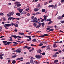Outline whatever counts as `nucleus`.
Wrapping results in <instances>:
<instances>
[{"label": "nucleus", "mask_w": 64, "mask_h": 64, "mask_svg": "<svg viewBox=\"0 0 64 64\" xmlns=\"http://www.w3.org/2000/svg\"><path fill=\"white\" fill-rule=\"evenodd\" d=\"M42 45H43V44L42 43L40 42V44L39 45V46H42Z\"/></svg>", "instance_id": "29"}, {"label": "nucleus", "mask_w": 64, "mask_h": 64, "mask_svg": "<svg viewBox=\"0 0 64 64\" xmlns=\"http://www.w3.org/2000/svg\"><path fill=\"white\" fill-rule=\"evenodd\" d=\"M46 21L47 22L51 21V19L50 18H48L47 20Z\"/></svg>", "instance_id": "20"}, {"label": "nucleus", "mask_w": 64, "mask_h": 64, "mask_svg": "<svg viewBox=\"0 0 64 64\" xmlns=\"http://www.w3.org/2000/svg\"><path fill=\"white\" fill-rule=\"evenodd\" d=\"M57 7V5L55 4V5L54 6V8H56Z\"/></svg>", "instance_id": "35"}, {"label": "nucleus", "mask_w": 64, "mask_h": 64, "mask_svg": "<svg viewBox=\"0 0 64 64\" xmlns=\"http://www.w3.org/2000/svg\"><path fill=\"white\" fill-rule=\"evenodd\" d=\"M13 14H14V12H10L8 14H7L6 16L7 17H11V15L12 16Z\"/></svg>", "instance_id": "1"}, {"label": "nucleus", "mask_w": 64, "mask_h": 64, "mask_svg": "<svg viewBox=\"0 0 64 64\" xmlns=\"http://www.w3.org/2000/svg\"><path fill=\"white\" fill-rule=\"evenodd\" d=\"M13 43H14L15 44H16V45L18 44V43L16 42H14Z\"/></svg>", "instance_id": "48"}, {"label": "nucleus", "mask_w": 64, "mask_h": 64, "mask_svg": "<svg viewBox=\"0 0 64 64\" xmlns=\"http://www.w3.org/2000/svg\"><path fill=\"white\" fill-rule=\"evenodd\" d=\"M62 18H63V17H64V14H62Z\"/></svg>", "instance_id": "63"}, {"label": "nucleus", "mask_w": 64, "mask_h": 64, "mask_svg": "<svg viewBox=\"0 0 64 64\" xmlns=\"http://www.w3.org/2000/svg\"><path fill=\"white\" fill-rule=\"evenodd\" d=\"M58 62V60H56L54 61V63H57V62Z\"/></svg>", "instance_id": "25"}, {"label": "nucleus", "mask_w": 64, "mask_h": 64, "mask_svg": "<svg viewBox=\"0 0 64 64\" xmlns=\"http://www.w3.org/2000/svg\"><path fill=\"white\" fill-rule=\"evenodd\" d=\"M17 57V55H16L15 56H13L12 57V58H15V57Z\"/></svg>", "instance_id": "36"}, {"label": "nucleus", "mask_w": 64, "mask_h": 64, "mask_svg": "<svg viewBox=\"0 0 64 64\" xmlns=\"http://www.w3.org/2000/svg\"><path fill=\"white\" fill-rule=\"evenodd\" d=\"M60 22L61 23H62V24H63V23H64V21H60Z\"/></svg>", "instance_id": "39"}, {"label": "nucleus", "mask_w": 64, "mask_h": 64, "mask_svg": "<svg viewBox=\"0 0 64 64\" xmlns=\"http://www.w3.org/2000/svg\"><path fill=\"white\" fill-rule=\"evenodd\" d=\"M16 5H17V7H20V6H21V4H16Z\"/></svg>", "instance_id": "30"}, {"label": "nucleus", "mask_w": 64, "mask_h": 64, "mask_svg": "<svg viewBox=\"0 0 64 64\" xmlns=\"http://www.w3.org/2000/svg\"><path fill=\"white\" fill-rule=\"evenodd\" d=\"M16 15H17V16H20V14L19 13H17L16 14Z\"/></svg>", "instance_id": "23"}, {"label": "nucleus", "mask_w": 64, "mask_h": 64, "mask_svg": "<svg viewBox=\"0 0 64 64\" xmlns=\"http://www.w3.org/2000/svg\"><path fill=\"white\" fill-rule=\"evenodd\" d=\"M8 20L11 21L12 20V17H9L8 18Z\"/></svg>", "instance_id": "22"}, {"label": "nucleus", "mask_w": 64, "mask_h": 64, "mask_svg": "<svg viewBox=\"0 0 64 64\" xmlns=\"http://www.w3.org/2000/svg\"><path fill=\"white\" fill-rule=\"evenodd\" d=\"M37 52L38 53H40L42 52V51H41V50H38Z\"/></svg>", "instance_id": "14"}, {"label": "nucleus", "mask_w": 64, "mask_h": 64, "mask_svg": "<svg viewBox=\"0 0 64 64\" xmlns=\"http://www.w3.org/2000/svg\"><path fill=\"white\" fill-rule=\"evenodd\" d=\"M54 30V29L50 28V31H53Z\"/></svg>", "instance_id": "43"}, {"label": "nucleus", "mask_w": 64, "mask_h": 64, "mask_svg": "<svg viewBox=\"0 0 64 64\" xmlns=\"http://www.w3.org/2000/svg\"><path fill=\"white\" fill-rule=\"evenodd\" d=\"M30 48H31V47H29V46H27V49H28V50H29V49H30Z\"/></svg>", "instance_id": "44"}, {"label": "nucleus", "mask_w": 64, "mask_h": 64, "mask_svg": "<svg viewBox=\"0 0 64 64\" xmlns=\"http://www.w3.org/2000/svg\"><path fill=\"white\" fill-rule=\"evenodd\" d=\"M24 33H21V35H24Z\"/></svg>", "instance_id": "64"}, {"label": "nucleus", "mask_w": 64, "mask_h": 64, "mask_svg": "<svg viewBox=\"0 0 64 64\" xmlns=\"http://www.w3.org/2000/svg\"><path fill=\"white\" fill-rule=\"evenodd\" d=\"M12 64H15L16 63V61L14 60H13L12 62Z\"/></svg>", "instance_id": "16"}, {"label": "nucleus", "mask_w": 64, "mask_h": 64, "mask_svg": "<svg viewBox=\"0 0 64 64\" xmlns=\"http://www.w3.org/2000/svg\"><path fill=\"white\" fill-rule=\"evenodd\" d=\"M4 27H7V24H5L4 25Z\"/></svg>", "instance_id": "47"}, {"label": "nucleus", "mask_w": 64, "mask_h": 64, "mask_svg": "<svg viewBox=\"0 0 64 64\" xmlns=\"http://www.w3.org/2000/svg\"><path fill=\"white\" fill-rule=\"evenodd\" d=\"M11 26V24H7V26L10 27Z\"/></svg>", "instance_id": "26"}, {"label": "nucleus", "mask_w": 64, "mask_h": 64, "mask_svg": "<svg viewBox=\"0 0 64 64\" xmlns=\"http://www.w3.org/2000/svg\"><path fill=\"white\" fill-rule=\"evenodd\" d=\"M27 48V46H24L23 47L24 49H25V48Z\"/></svg>", "instance_id": "46"}, {"label": "nucleus", "mask_w": 64, "mask_h": 64, "mask_svg": "<svg viewBox=\"0 0 64 64\" xmlns=\"http://www.w3.org/2000/svg\"><path fill=\"white\" fill-rule=\"evenodd\" d=\"M32 46H34V47H36V45H34L33 44H32Z\"/></svg>", "instance_id": "60"}, {"label": "nucleus", "mask_w": 64, "mask_h": 64, "mask_svg": "<svg viewBox=\"0 0 64 64\" xmlns=\"http://www.w3.org/2000/svg\"><path fill=\"white\" fill-rule=\"evenodd\" d=\"M2 42L4 44H5V43L7 42V41H3Z\"/></svg>", "instance_id": "38"}, {"label": "nucleus", "mask_w": 64, "mask_h": 64, "mask_svg": "<svg viewBox=\"0 0 64 64\" xmlns=\"http://www.w3.org/2000/svg\"><path fill=\"white\" fill-rule=\"evenodd\" d=\"M47 17H48V16H43L44 18V20H46V19H47Z\"/></svg>", "instance_id": "6"}, {"label": "nucleus", "mask_w": 64, "mask_h": 64, "mask_svg": "<svg viewBox=\"0 0 64 64\" xmlns=\"http://www.w3.org/2000/svg\"><path fill=\"white\" fill-rule=\"evenodd\" d=\"M15 27H18V24H16V25L14 26Z\"/></svg>", "instance_id": "37"}, {"label": "nucleus", "mask_w": 64, "mask_h": 64, "mask_svg": "<svg viewBox=\"0 0 64 64\" xmlns=\"http://www.w3.org/2000/svg\"><path fill=\"white\" fill-rule=\"evenodd\" d=\"M3 16L4 15V14L0 12V16Z\"/></svg>", "instance_id": "28"}, {"label": "nucleus", "mask_w": 64, "mask_h": 64, "mask_svg": "<svg viewBox=\"0 0 64 64\" xmlns=\"http://www.w3.org/2000/svg\"><path fill=\"white\" fill-rule=\"evenodd\" d=\"M52 0H50V1L49 2V3H51V2H52Z\"/></svg>", "instance_id": "58"}, {"label": "nucleus", "mask_w": 64, "mask_h": 64, "mask_svg": "<svg viewBox=\"0 0 64 64\" xmlns=\"http://www.w3.org/2000/svg\"><path fill=\"white\" fill-rule=\"evenodd\" d=\"M32 51V50H29V52H31Z\"/></svg>", "instance_id": "57"}, {"label": "nucleus", "mask_w": 64, "mask_h": 64, "mask_svg": "<svg viewBox=\"0 0 64 64\" xmlns=\"http://www.w3.org/2000/svg\"><path fill=\"white\" fill-rule=\"evenodd\" d=\"M33 62L34 63H36V64H38V62H35L34 61Z\"/></svg>", "instance_id": "41"}, {"label": "nucleus", "mask_w": 64, "mask_h": 64, "mask_svg": "<svg viewBox=\"0 0 64 64\" xmlns=\"http://www.w3.org/2000/svg\"><path fill=\"white\" fill-rule=\"evenodd\" d=\"M54 54V55H53L52 57H56L57 55L56 54Z\"/></svg>", "instance_id": "19"}, {"label": "nucleus", "mask_w": 64, "mask_h": 64, "mask_svg": "<svg viewBox=\"0 0 64 64\" xmlns=\"http://www.w3.org/2000/svg\"><path fill=\"white\" fill-rule=\"evenodd\" d=\"M20 9V8H18L17 9L18 10L19 12H20V13H21L23 11V9Z\"/></svg>", "instance_id": "3"}, {"label": "nucleus", "mask_w": 64, "mask_h": 64, "mask_svg": "<svg viewBox=\"0 0 64 64\" xmlns=\"http://www.w3.org/2000/svg\"><path fill=\"white\" fill-rule=\"evenodd\" d=\"M23 57H21L20 58V60H23Z\"/></svg>", "instance_id": "50"}, {"label": "nucleus", "mask_w": 64, "mask_h": 64, "mask_svg": "<svg viewBox=\"0 0 64 64\" xmlns=\"http://www.w3.org/2000/svg\"><path fill=\"white\" fill-rule=\"evenodd\" d=\"M16 19V18H13V17H12V20H14V19Z\"/></svg>", "instance_id": "54"}, {"label": "nucleus", "mask_w": 64, "mask_h": 64, "mask_svg": "<svg viewBox=\"0 0 64 64\" xmlns=\"http://www.w3.org/2000/svg\"><path fill=\"white\" fill-rule=\"evenodd\" d=\"M26 64H30V62H26Z\"/></svg>", "instance_id": "55"}, {"label": "nucleus", "mask_w": 64, "mask_h": 64, "mask_svg": "<svg viewBox=\"0 0 64 64\" xmlns=\"http://www.w3.org/2000/svg\"><path fill=\"white\" fill-rule=\"evenodd\" d=\"M32 41L33 42H37V40H36V39L34 38L32 40Z\"/></svg>", "instance_id": "13"}, {"label": "nucleus", "mask_w": 64, "mask_h": 64, "mask_svg": "<svg viewBox=\"0 0 64 64\" xmlns=\"http://www.w3.org/2000/svg\"><path fill=\"white\" fill-rule=\"evenodd\" d=\"M26 38H31V36H25Z\"/></svg>", "instance_id": "40"}, {"label": "nucleus", "mask_w": 64, "mask_h": 64, "mask_svg": "<svg viewBox=\"0 0 64 64\" xmlns=\"http://www.w3.org/2000/svg\"><path fill=\"white\" fill-rule=\"evenodd\" d=\"M46 29H47V30H49V31H50V28H46Z\"/></svg>", "instance_id": "53"}, {"label": "nucleus", "mask_w": 64, "mask_h": 64, "mask_svg": "<svg viewBox=\"0 0 64 64\" xmlns=\"http://www.w3.org/2000/svg\"><path fill=\"white\" fill-rule=\"evenodd\" d=\"M48 7L49 8L50 7H54V5H49L48 6Z\"/></svg>", "instance_id": "11"}, {"label": "nucleus", "mask_w": 64, "mask_h": 64, "mask_svg": "<svg viewBox=\"0 0 64 64\" xmlns=\"http://www.w3.org/2000/svg\"><path fill=\"white\" fill-rule=\"evenodd\" d=\"M6 43L8 45H10V44H11V43H12L11 42H7Z\"/></svg>", "instance_id": "15"}, {"label": "nucleus", "mask_w": 64, "mask_h": 64, "mask_svg": "<svg viewBox=\"0 0 64 64\" xmlns=\"http://www.w3.org/2000/svg\"><path fill=\"white\" fill-rule=\"evenodd\" d=\"M48 4V3H47V2H46V3L44 4V5H47V4Z\"/></svg>", "instance_id": "52"}, {"label": "nucleus", "mask_w": 64, "mask_h": 64, "mask_svg": "<svg viewBox=\"0 0 64 64\" xmlns=\"http://www.w3.org/2000/svg\"><path fill=\"white\" fill-rule=\"evenodd\" d=\"M40 6V4H39L37 5L36 7V8H39Z\"/></svg>", "instance_id": "24"}, {"label": "nucleus", "mask_w": 64, "mask_h": 64, "mask_svg": "<svg viewBox=\"0 0 64 64\" xmlns=\"http://www.w3.org/2000/svg\"><path fill=\"white\" fill-rule=\"evenodd\" d=\"M37 21V18H36V17H35L34 18V19H33V21H33V22L34 23H38V22L36 21Z\"/></svg>", "instance_id": "2"}, {"label": "nucleus", "mask_w": 64, "mask_h": 64, "mask_svg": "<svg viewBox=\"0 0 64 64\" xmlns=\"http://www.w3.org/2000/svg\"><path fill=\"white\" fill-rule=\"evenodd\" d=\"M35 57L37 59H40L42 57V56L40 55H36L35 56Z\"/></svg>", "instance_id": "4"}, {"label": "nucleus", "mask_w": 64, "mask_h": 64, "mask_svg": "<svg viewBox=\"0 0 64 64\" xmlns=\"http://www.w3.org/2000/svg\"><path fill=\"white\" fill-rule=\"evenodd\" d=\"M44 21V19H42V20H41V21L42 22H43Z\"/></svg>", "instance_id": "61"}, {"label": "nucleus", "mask_w": 64, "mask_h": 64, "mask_svg": "<svg viewBox=\"0 0 64 64\" xmlns=\"http://www.w3.org/2000/svg\"><path fill=\"white\" fill-rule=\"evenodd\" d=\"M45 54V52H44L42 54V55H44Z\"/></svg>", "instance_id": "59"}, {"label": "nucleus", "mask_w": 64, "mask_h": 64, "mask_svg": "<svg viewBox=\"0 0 64 64\" xmlns=\"http://www.w3.org/2000/svg\"><path fill=\"white\" fill-rule=\"evenodd\" d=\"M39 9V8H35L34 9V10L35 12H37V11H38Z\"/></svg>", "instance_id": "5"}, {"label": "nucleus", "mask_w": 64, "mask_h": 64, "mask_svg": "<svg viewBox=\"0 0 64 64\" xmlns=\"http://www.w3.org/2000/svg\"><path fill=\"white\" fill-rule=\"evenodd\" d=\"M26 13H27V12H26L23 11L22 12V14H26Z\"/></svg>", "instance_id": "21"}, {"label": "nucleus", "mask_w": 64, "mask_h": 64, "mask_svg": "<svg viewBox=\"0 0 64 64\" xmlns=\"http://www.w3.org/2000/svg\"><path fill=\"white\" fill-rule=\"evenodd\" d=\"M21 49L19 48V49H18L17 50V51H21Z\"/></svg>", "instance_id": "34"}, {"label": "nucleus", "mask_w": 64, "mask_h": 64, "mask_svg": "<svg viewBox=\"0 0 64 64\" xmlns=\"http://www.w3.org/2000/svg\"><path fill=\"white\" fill-rule=\"evenodd\" d=\"M35 35H33L32 36V38H35Z\"/></svg>", "instance_id": "62"}, {"label": "nucleus", "mask_w": 64, "mask_h": 64, "mask_svg": "<svg viewBox=\"0 0 64 64\" xmlns=\"http://www.w3.org/2000/svg\"><path fill=\"white\" fill-rule=\"evenodd\" d=\"M53 46L54 48H56V47H57L58 46L57 45L56 46V44H54L53 45Z\"/></svg>", "instance_id": "8"}, {"label": "nucleus", "mask_w": 64, "mask_h": 64, "mask_svg": "<svg viewBox=\"0 0 64 64\" xmlns=\"http://www.w3.org/2000/svg\"><path fill=\"white\" fill-rule=\"evenodd\" d=\"M2 19L3 20V21H6V18L5 17H4L2 18Z\"/></svg>", "instance_id": "33"}, {"label": "nucleus", "mask_w": 64, "mask_h": 64, "mask_svg": "<svg viewBox=\"0 0 64 64\" xmlns=\"http://www.w3.org/2000/svg\"><path fill=\"white\" fill-rule=\"evenodd\" d=\"M42 24V27H44V26H45V24H44V22H43L42 23H41Z\"/></svg>", "instance_id": "18"}, {"label": "nucleus", "mask_w": 64, "mask_h": 64, "mask_svg": "<svg viewBox=\"0 0 64 64\" xmlns=\"http://www.w3.org/2000/svg\"><path fill=\"white\" fill-rule=\"evenodd\" d=\"M41 26V24H39L37 25V26L36 27V28H38L39 27H40Z\"/></svg>", "instance_id": "7"}, {"label": "nucleus", "mask_w": 64, "mask_h": 64, "mask_svg": "<svg viewBox=\"0 0 64 64\" xmlns=\"http://www.w3.org/2000/svg\"><path fill=\"white\" fill-rule=\"evenodd\" d=\"M30 59L32 60H30V63H32V57H31Z\"/></svg>", "instance_id": "32"}, {"label": "nucleus", "mask_w": 64, "mask_h": 64, "mask_svg": "<svg viewBox=\"0 0 64 64\" xmlns=\"http://www.w3.org/2000/svg\"><path fill=\"white\" fill-rule=\"evenodd\" d=\"M52 21H50V22H49L48 23V24H51V23H52Z\"/></svg>", "instance_id": "45"}, {"label": "nucleus", "mask_w": 64, "mask_h": 64, "mask_svg": "<svg viewBox=\"0 0 64 64\" xmlns=\"http://www.w3.org/2000/svg\"><path fill=\"white\" fill-rule=\"evenodd\" d=\"M14 38H17V36H16V35H14Z\"/></svg>", "instance_id": "42"}, {"label": "nucleus", "mask_w": 64, "mask_h": 64, "mask_svg": "<svg viewBox=\"0 0 64 64\" xmlns=\"http://www.w3.org/2000/svg\"><path fill=\"white\" fill-rule=\"evenodd\" d=\"M50 47L48 46H47L46 48V50H49V49H50Z\"/></svg>", "instance_id": "12"}, {"label": "nucleus", "mask_w": 64, "mask_h": 64, "mask_svg": "<svg viewBox=\"0 0 64 64\" xmlns=\"http://www.w3.org/2000/svg\"><path fill=\"white\" fill-rule=\"evenodd\" d=\"M62 16H59L58 17V20H60V19H62Z\"/></svg>", "instance_id": "9"}, {"label": "nucleus", "mask_w": 64, "mask_h": 64, "mask_svg": "<svg viewBox=\"0 0 64 64\" xmlns=\"http://www.w3.org/2000/svg\"><path fill=\"white\" fill-rule=\"evenodd\" d=\"M43 37H44V36H48V35L47 34H44V35H42Z\"/></svg>", "instance_id": "17"}, {"label": "nucleus", "mask_w": 64, "mask_h": 64, "mask_svg": "<svg viewBox=\"0 0 64 64\" xmlns=\"http://www.w3.org/2000/svg\"><path fill=\"white\" fill-rule=\"evenodd\" d=\"M16 53H21V51H16Z\"/></svg>", "instance_id": "51"}, {"label": "nucleus", "mask_w": 64, "mask_h": 64, "mask_svg": "<svg viewBox=\"0 0 64 64\" xmlns=\"http://www.w3.org/2000/svg\"><path fill=\"white\" fill-rule=\"evenodd\" d=\"M42 13H44L45 12V9H42Z\"/></svg>", "instance_id": "10"}, {"label": "nucleus", "mask_w": 64, "mask_h": 64, "mask_svg": "<svg viewBox=\"0 0 64 64\" xmlns=\"http://www.w3.org/2000/svg\"><path fill=\"white\" fill-rule=\"evenodd\" d=\"M40 13L39 12H37L36 13V15H37L38 14H40Z\"/></svg>", "instance_id": "56"}, {"label": "nucleus", "mask_w": 64, "mask_h": 64, "mask_svg": "<svg viewBox=\"0 0 64 64\" xmlns=\"http://www.w3.org/2000/svg\"><path fill=\"white\" fill-rule=\"evenodd\" d=\"M15 4H20V2H15Z\"/></svg>", "instance_id": "31"}, {"label": "nucleus", "mask_w": 64, "mask_h": 64, "mask_svg": "<svg viewBox=\"0 0 64 64\" xmlns=\"http://www.w3.org/2000/svg\"><path fill=\"white\" fill-rule=\"evenodd\" d=\"M33 25L34 27H36L37 26V24L36 23H34L33 24Z\"/></svg>", "instance_id": "27"}, {"label": "nucleus", "mask_w": 64, "mask_h": 64, "mask_svg": "<svg viewBox=\"0 0 64 64\" xmlns=\"http://www.w3.org/2000/svg\"><path fill=\"white\" fill-rule=\"evenodd\" d=\"M45 47H46V46H43L41 48L42 49H43V48H45Z\"/></svg>", "instance_id": "49"}]
</instances>
